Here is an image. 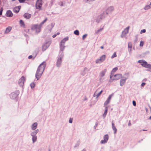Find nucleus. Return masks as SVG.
<instances>
[{"label":"nucleus","mask_w":151,"mask_h":151,"mask_svg":"<svg viewBox=\"0 0 151 151\" xmlns=\"http://www.w3.org/2000/svg\"><path fill=\"white\" fill-rule=\"evenodd\" d=\"M45 63L44 62L38 67L36 74V77L37 80L42 75L45 69Z\"/></svg>","instance_id":"nucleus-1"},{"label":"nucleus","mask_w":151,"mask_h":151,"mask_svg":"<svg viewBox=\"0 0 151 151\" xmlns=\"http://www.w3.org/2000/svg\"><path fill=\"white\" fill-rule=\"evenodd\" d=\"M138 62L141 63V65L145 67L148 68H151V65L148 64L147 63L143 60H140Z\"/></svg>","instance_id":"nucleus-2"},{"label":"nucleus","mask_w":151,"mask_h":151,"mask_svg":"<svg viewBox=\"0 0 151 151\" xmlns=\"http://www.w3.org/2000/svg\"><path fill=\"white\" fill-rule=\"evenodd\" d=\"M41 27V26L40 25L35 24L32 26L31 29L33 30H35L37 33H38L40 31Z\"/></svg>","instance_id":"nucleus-3"},{"label":"nucleus","mask_w":151,"mask_h":151,"mask_svg":"<svg viewBox=\"0 0 151 151\" xmlns=\"http://www.w3.org/2000/svg\"><path fill=\"white\" fill-rule=\"evenodd\" d=\"M41 27V26L40 25L35 24L32 26L31 29L33 30H35L37 33H38L40 31Z\"/></svg>","instance_id":"nucleus-4"},{"label":"nucleus","mask_w":151,"mask_h":151,"mask_svg":"<svg viewBox=\"0 0 151 151\" xmlns=\"http://www.w3.org/2000/svg\"><path fill=\"white\" fill-rule=\"evenodd\" d=\"M122 77L121 74H117L115 75H110V78L112 80H117L119 79Z\"/></svg>","instance_id":"nucleus-5"},{"label":"nucleus","mask_w":151,"mask_h":151,"mask_svg":"<svg viewBox=\"0 0 151 151\" xmlns=\"http://www.w3.org/2000/svg\"><path fill=\"white\" fill-rule=\"evenodd\" d=\"M42 5V0H37V1L36 7L37 9H40Z\"/></svg>","instance_id":"nucleus-6"},{"label":"nucleus","mask_w":151,"mask_h":151,"mask_svg":"<svg viewBox=\"0 0 151 151\" xmlns=\"http://www.w3.org/2000/svg\"><path fill=\"white\" fill-rule=\"evenodd\" d=\"M113 96V94H111L109 96L108 98L104 103V106H106L108 104H109V103L111 100V99L112 97Z\"/></svg>","instance_id":"nucleus-7"},{"label":"nucleus","mask_w":151,"mask_h":151,"mask_svg":"<svg viewBox=\"0 0 151 151\" xmlns=\"http://www.w3.org/2000/svg\"><path fill=\"white\" fill-rule=\"evenodd\" d=\"M129 28V26L128 27L123 31L122 34L121 35V36L122 37H124L126 34L128 33Z\"/></svg>","instance_id":"nucleus-8"},{"label":"nucleus","mask_w":151,"mask_h":151,"mask_svg":"<svg viewBox=\"0 0 151 151\" xmlns=\"http://www.w3.org/2000/svg\"><path fill=\"white\" fill-rule=\"evenodd\" d=\"M114 8L113 7L111 6L109 7L106 10V13L107 14L111 13L114 10Z\"/></svg>","instance_id":"nucleus-9"},{"label":"nucleus","mask_w":151,"mask_h":151,"mask_svg":"<svg viewBox=\"0 0 151 151\" xmlns=\"http://www.w3.org/2000/svg\"><path fill=\"white\" fill-rule=\"evenodd\" d=\"M24 78L22 76L19 81V84L20 86H23L24 82Z\"/></svg>","instance_id":"nucleus-10"},{"label":"nucleus","mask_w":151,"mask_h":151,"mask_svg":"<svg viewBox=\"0 0 151 151\" xmlns=\"http://www.w3.org/2000/svg\"><path fill=\"white\" fill-rule=\"evenodd\" d=\"M109 137L107 134H106L104 136V140L101 141V143H106Z\"/></svg>","instance_id":"nucleus-11"},{"label":"nucleus","mask_w":151,"mask_h":151,"mask_svg":"<svg viewBox=\"0 0 151 151\" xmlns=\"http://www.w3.org/2000/svg\"><path fill=\"white\" fill-rule=\"evenodd\" d=\"M97 91L98 90L96 91L93 95V96L94 97H96V98H97L100 96V95L103 92V91L101 90L99 93H97Z\"/></svg>","instance_id":"nucleus-12"},{"label":"nucleus","mask_w":151,"mask_h":151,"mask_svg":"<svg viewBox=\"0 0 151 151\" xmlns=\"http://www.w3.org/2000/svg\"><path fill=\"white\" fill-rule=\"evenodd\" d=\"M23 17L26 19H28L31 17V15L28 13H26L24 14Z\"/></svg>","instance_id":"nucleus-13"},{"label":"nucleus","mask_w":151,"mask_h":151,"mask_svg":"<svg viewBox=\"0 0 151 151\" xmlns=\"http://www.w3.org/2000/svg\"><path fill=\"white\" fill-rule=\"evenodd\" d=\"M6 15L8 17H11L13 16V14L11 11L8 10L6 12Z\"/></svg>","instance_id":"nucleus-14"},{"label":"nucleus","mask_w":151,"mask_h":151,"mask_svg":"<svg viewBox=\"0 0 151 151\" xmlns=\"http://www.w3.org/2000/svg\"><path fill=\"white\" fill-rule=\"evenodd\" d=\"M20 9V6H19L17 7H15L14 9V12L16 13H17L19 11Z\"/></svg>","instance_id":"nucleus-15"},{"label":"nucleus","mask_w":151,"mask_h":151,"mask_svg":"<svg viewBox=\"0 0 151 151\" xmlns=\"http://www.w3.org/2000/svg\"><path fill=\"white\" fill-rule=\"evenodd\" d=\"M37 122L33 123L31 126L32 129L33 130L35 129L37 127Z\"/></svg>","instance_id":"nucleus-16"},{"label":"nucleus","mask_w":151,"mask_h":151,"mask_svg":"<svg viewBox=\"0 0 151 151\" xmlns=\"http://www.w3.org/2000/svg\"><path fill=\"white\" fill-rule=\"evenodd\" d=\"M126 79V78H125V79H122L121 80L120 85L121 86H122L124 85Z\"/></svg>","instance_id":"nucleus-17"},{"label":"nucleus","mask_w":151,"mask_h":151,"mask_svg":"<svg viewBox=\"0 0 151 151\" xmlns=\"http://www.w3.org/2000/svg\"><path fill=\"white\" fill-rule=\"evenodd\" d=\"M49 47V45L47 43H46L42 46V50L43 51H45Z\"/></svg>","instance_id":"nucleus-18"},{"label":"nucleus","mask_w":151,"mask_h":151,"mask_svg":"<svg viewBox=\"0 0 151 151\" xmlns=\"http://www.w3.org/2000/svg\"><path fill=\"white\" fill-rule=\"evenodd\" d=\"M106 69H105L104 70H102L100 73V75L101 77L104 76L106 72Z\"/></svg>","instance_id":"nucleus-19"},{"label":"nucleus","mask_w":151,"mask_h":151,"mask_svg":"<svg viewBox=\"0 0 151 151\" xmlns=\"http://www.w3.org/2000/svg\"><path fill=\"white\" fill-rule=\"evenodd\" d=\"M12 29V27H7L5 31V33H9Z\"/></svg>","instance_id":"nucleus-20"},{"label":"nucleus","mask_w":151,"mask_h":151,"mask_svg":"<svg viewBox=\"0 0 151 151\" xmlns=\"http://www.w3.org/2000/svg\"><path fill=\"white\" fill-rule=\"evenodd\" d=\"M39 131V130L38 129H37L35 131H33L32 132L31 134L32 136H36L38 132Z\"/></svg>","instance_id":"nucleus-21"},{"label":"nucleus","mask_w":151,"mask_h":151,"mask_svg":"<svg viewBox=\"0 0 151 151\" xmlns=\"http://www.w3.org/2000/svg\"><path fill=\"white\" fill-rule=\"evenodd\" d=\"M62 58H59L58 59L57 64V66L58 67L61 64V62Z\"/></svg>","instance_id":"nucleus-22"},{"label":"nucleus","mask_w":151,"mask_h":151,"mask_svg":"<svg viewBox=\"0 0 151 151\" xmlns=\"http://www.w3.org/2000/svg\"><path fill=\"white\" fill-rule=\"evenodd\" d=\"M68 37H66L64 38L61 42V44H64L65 42L68 40Z\"/></svg>","instance_id":"nucleus-23"},{"label":"nucleus","mask_w":151,"mask_h":151,"mask_svg":"<svg viewBox=\"0 0 151 151\" xmlns=\"http://www.w3.org/2000/svg\"><path fill=\"white\" fill-rule=\"evenodd\" d=\"M118 70V68L117 67L114 68L112 70L111 72V75H113L114 73L117 71Z\"/></svg>","instance_id":"nucleus-24"},{"label":"nucleus","mask_w":151,"mask_h":151,"mask_svg":"<svg viewBox=\"0 0 151 151\" xmlns=\"http://www.w3.org/2000/svg\"><path fill=\"white\" fill-rule=\"evenodd\" d=\"M107 111H108V107L107 106H106L105 107L104 112L103 114V116L104 117H105L106 116V114L107 112Z\"/></svg>","instance_id":"nucleus-25"},{"label":"nucleus","mask_w":151,"mask_h":151,"mask_svg":"<svg viewBox=\"0 0 151 151\" xmlns=\"http://www.w3.org/2000/svg\"><path fill=\"white\" fill-rule=\"evenodd\" d=\"M150 8H151V3L149 5H147L145 6L144 8V9L146 10H147Z\"/></svg>","instance_id":"nucleus-26"},{"label":"nucleus","mask_w":151,"mask_h":151,"mask_svg":"<svg viewBox=\"0 0 151 151\" xmlns=\"http://www.w3.org/2000/svg\"><path fill=\"white\" fill-rule=\"evenodd\" d=\"M32 136V140L33 143L36 141L37 139V137L36 136Z\"/></svg>","instance_id":"nucleus-27"},{"label":"nucleus","mask_w":151,"mask_h":151,"mask_svg":"<svg viewBox=\"0 0 151 151\" xmlns=\"http://www.w3.org/2000/svg\"><path fill=\"white\" fill-rule=\"evenodd\" d=\"M17 96V95L14 93H12L11 95V98L12 99H14Z\"/></svg>","instance_id":"nucleus-28"},{"label":"nucleus","mask_w":151,"mask_h":151,"mask_svg":"<svg viewBox=\"0 0 151 151\" xmlns=\"http://www.w3.org/2000/svg\"><path fill=\"white\" fill-rule=\"evenodd\" d=\"M106 56L105 55H103L101 56L100 58V60H101L103 61L105 59Z\"/></svg>","instance_id":"nucleus-29"},{"label":"nucleus","mask_w":151,"mask_h":151,"mask_svg":"<svg viewBox=\"0 0 151 151\" xmlns=\"http://www.w3.org/2000/svg\"><path fill=\"white\" fill-rule=\"evenodd\" d=\"M19 22H20V23L21 24V25L22 26H23L24 27L25 24H24V23L23 21L22 20H20Z\"/></svg>","instance_id":"nucleus-30"},{"label":"nucleus","mask_w":151,"mask_h":151,"mask_svg":"<svg viewBox=\"0 0 151 151\" xmlns=\"http://www.w3.org/2000/svg\"><path fill=\"white\" fill-rule=\"evenodd\" d=\"M102 62L103 61L101 60H100V58L96 60V62L97 63H100Z\"/></svg>","instance_id":"nucleus-31"},{"label":"nucleus","mask_w":151,"mask_h":151,"mask_svg":"<svg viewBox=\"0 0 151 151\" xmlns=\"http://www.w3.org/2000/svg\"><path fill=\"white\" fill-rule=\"evenodd\" d=\"M65 46L63 45V44H60V49L62 51H63L64 49Z\"/></svg>","instance_id":"nucleus-32"},{"label":"nucleus","mask_w":151,"mask_h":151,"mask_svg":"<svg viewBox=\"0 0 151 151\" xmlns=\"http://www.w3.org/2000/svg\"><path fill=\"white\" fill-rule=\"evenodd\" d=\"M112 129L114 131V134H115L116 133L117 131V129L115 126L112 127Z\"/></svg>","instance_id":"nucleus-33"},{"label":"nucleus","mask_w":151,"mask_h":151,"mask_svg":"<svg viewBox=\"0 0 151 151\" xmlns=\"http://www.w3.org/2000/svg\"><path fill=\"white\" fill-rule=\"evenodd\" d=\"M74 33L76 35H78L79 34V31L78 30H76L74 32Z\"/></svg>","instance_id":"nucleus-34"},{"label":"nucleus","mask_w":151,"mask_h":151,"mask_svg":"<svg viewBox=\"0 0 151 151\" xmlns=\"http://www.w3.org/2000/svg\"><path fill=\"white\" fill-rule=\"evenodd\" d=\"M30 86L32 88H33L35 86V84L34 83H32L30 84Z\"/></svg>","instance_id":"nucleus-35"},{"label":"nucleus","mask_w":151,"mask_h":151,"mask_svg":"<svg viewBox=\"0 0 151 151\" xmlns=\"http://www.w3.org/2000/svg\"><path fill=\"white\" fill-rule=\"evenodd\" d=\"M128 47L129 48H132V45L131 43H129L128 44Z\"/></svg>","instance_id":"nucleus-36"},{"label":"nucleus","mask_w":151,"mask_h":151,"mask_svg":"<svg viewBox=\"0 0 151 151\" xmlns=\"http://www.w3.org/2000/svg\"><path fill=\"white\" fill-rule=\"evenodd\" d=\"M116 56V54L115 52H114L113 55L111 56V58H113L114 57H115Z\"/></svg>","instance_id":"nucleus-37"},{"label":"nucleus","mask_w":151,"mask_h":151,"mask_svg":"<svg viewBox=\"0 0 151 151\" xmlns=\"http://www.w3.org/2000/svg\"><path fill=\"white\" fill-rule=\"evenodd\" d=\"M144 45V42L142 41H141L140 43V46L142 47Z\"/></svg>","instance_id":"nucleus-38"},{"label":"nucleus","mask_w":151,"mask_h":151,"mask_svg":"<svg viewBox=\"0 0 151 151\" xmlns=\"http://www.w3.org/2000/svg\"><path fill=\"white\" fill-rule=\"evenodd\" d=\"M103 29V28H101L98 30L96 32V33H98L99 32H100Z\"/></svg>","instance_id":"nucleus-39"},{"label":"nucleus","mask_w":151,"mask_h":151,"mask_svg":"<svg viewBox=\"0 0 151 151\" xmlns=\"http://www.w3.org/2000/svg\"><path fill=\"white\" fill-rule=\"evenodd\" d=\"M146 32V30L145 29L142 30L140 32V34H142V33H145Z\"/></svg>","instance_id":"nucleus-40"},{"label":"nucleus","mask_w":151,"mask_h":151,"mask_svg":"<svg viewBox=\"0 0 151 151\" xmlns=\"http://www.w3.org/2000/svg\"><path fill=\"white\" fill-rule=\"evenodd\" d=\"M3 11V9L1 8V9L0 11V15H1L2 14V12Z\"/></svg>","instance_id":"nucleus-41"},{"label":"nucleus","mask_w":151,"mask_h":151,"mask_svg":"<svg viewBox=\"0 0 151 151\" xmlns=\"http://www.w3.org/2000/svg\"><path fill=\"white\" fill-rule=\"evenodd\" d=\"M87 36V34H85L84 35H83V37H82V38L83 40H84L86 37Z\"/></svg>","instance_id":"nucleus-42"},{"label":"nucleus","mask_w":151,"mask_h":151,"mask_svg":"<svg viewBox=\"0 0 151 151\" xmlns=\"http://www.w3.org/2000/svg\"><path fill=\"white\" fill-rule=\"evenodd\" d=\"M19 2L20 3H22L24 2L25 1V0H18Z\"/></svg>","instance_id":"nucleus-43"},{"label":"nucleus","mask_w":151,"mask_h":151,"mask_svg":"<svg viewBox=\"0 0 151 151\" xmlns=\"http://www.w3.org/2000/svg\"><path fill=\"white\" fill-rule=\"evenodd\" d=\"M72 121H73V119H71V118H70V119H69V122L70 123H72Z\"/></svg>","instance_id":"nucleus-44"},{"label":"nucleus","mask_w":151,"mask_h":151,"mask_svg":"<svg viewBox=\"0 0 151 151\" xmlns=\"http://www.w3.org/2000/svg\"><path fill=\"white\" fill-rule=\"evenodd\" d=\"M134 106H135L136 105V103L135 101H133L132 102Z\"/></svg>","instance_id":"nucleus-45"},{"label":"nucleus","mask_w":151,"mask_h":151,"mask_svg":"<svg viewBox=\"0 0 151 151\" xmlns=\"http://www.w3.org/2000/svg\"><path fill=\"white\" fill-rule=\"evenodd\" d=\"M45 22H44V21H43V22H41L40 24V26H42V25L44 23H45Z\"/></svg>","instance_id":"nucleus-46"},{"label":"nucleus","mask_w":151,"mask_h":151,"mask_svg":"<svg viewBox=\"0 0 151 151\" xmlns=\"http://www.w3.org/2000/svg\"><path fill=\"white\" fill-rule=\"evenodd\" d=\"M83 1L86 2H89L91 1H92V0H83Z\"/></svg>","instance_id":"nucleus-47"},{"label":"nucleus","mask_w":151,"mask_h":151,"mask_svg":"<svg viewBox=\"0 0 151 151\" xmlns=\"http://www.w3.org/2000/svg\"><path fill=\"white\" fill-rule=\"evenodd\" d=\"M145 83H142L141 84V86H143L145 85Z\"/></svg>","instance_id":"nucleus-48"},{"label":"nucleus","mask_w":151,"mask_h":151,"mask_svg":"<svg viewBox=\"0 0 151 151\" xmlns=\"http://www.w3.org/2000/svg\"><path fill=\"white\" fill-rule=\"evenodd\" d=\"M51 26L52 28L54 26V24H53V23L51 24Z\"/></svg>","instance_id":"nucleus-49"},{"label":"nucleus","mask_w":151,"mask_h":151,"mask_svg":"<svg viewBox=\"0 0 151 151\" xmlns=\"http://www.w3.org/2000/svg\"><path fill=\"white\" fill-rule=\"evenodd\" d=\"M56 35H57V34H54L53 35L52 37L53 38H54L56 36Z\"/></svg>","instance_id":"nucleus-50"},{"label":"nucleus","mask_w":151,"mask_h":151,"mask_svg":"<svg viewBox=\"0 0 151 151\" xmlns=\"http://www.w3.org/2000/svg\"><path fill=\"white\" fill-rule=\"evenodd\" d=\"M32 55H30L29 56L28 58L29 59H31L32 58Z\"/></svg>","instance_id":"nucleus-51"},{"label":"nucleus","mask_w":151,"mask_h":151,"mask_svg":"<svg viewBox=\"0 0 151 151\" xmlns=\"http://www.w3.org/2000/svg\"><path fill=\"white\" fill-rule=\"evenodd\" d=\"M47 20V18H46L44 20L45 22Z\"/></svg>","instance_id":"nucleus-52"},{"label":"nucleus","mask_w":151,"mask_h":151,"mask_svg":"<svg viewBox=\"0 0 151 151\" xmlns=\"http://www.w3.org/2000/svg\"><path fill=\"white\" fill-rule=\"evenodd\" d=\"M112 127L113 126H115L114 125V124L113 122H112Z\"/></svg>","instance_id":"nucleus-53"},{"label":"nucleus","mask_w":151,"mask_h":151,"mask_svg":"<svg viewBox=\"0 0 151 151\" xmlns=\"http://www.w3.org/2000/svg\"><path fill=\"white\" fill-rule=\"evenodd\" d=\"M150 68V69L148 70H147L148 71H149L151 72V68Z\"/></svg>","instance_id":"nucleus-54"},{"label":"nucleus","mask_w":151,"mask_h":151,"mask_svg":"<svg viewBox=\"0 0 151 151\" xmlns=\"http://www.w3.org/2000/svg\"><path fill=\"white\" fill-rule=\"evenodd\" d=\"M87 70V69L86 68H85L84 69V71H86V70Z\"/></svg>","instance_id":"nucleus-55"},{"label":"nucleus","mask_w":151,"mask_h":151,"mask_svg":"<svg viewBox=\"0 0 151 151\" xmlns=\"http://www.w3.org/2000/svg\"><path fill=\"white\" fill-rule=\"evenodd\" d=\"M60 34L59 32H58V33H57V34H57V35H59Z\"/></svg>","instance_id":"nucleus-56"},{"label":"nucleus","mask_w":151,"mask_h":151,"mask_svg":"<svg viewBox=\"0 0 151 151\" xmlns=\"http://www.w3.org/2000/svg\"><path fill=\"white\" fill-rule=\"evenodd\" d=\"M101 49H103L104 47H103V46H101Z\"/></svg>","instance_id":"nucleus-57"},{"label":"nucleus","mask_w":151,"mask_h":151,"mask_svg":"<svg viewBox=\"0 0 151 151\" xmlns=\"http://www.w3.org/2000/svg\"><path fill=\"white\" fill-rule=\"evenodd\" d=\"M1 0H0V5H1Z\"/></svg>","instance_id":"nucleus-58"},{"label":"nucleus","mask_w":151,"mask_h":151,"mask_svg":"<svg viewBox=\"0 0 151 151\" xmlns=\"http://www.w3.org/2000/svg\"><path fill=\"white\" fill-rule=\"evenodd\" d=\"M82 151H86V150L85 149H83Z\"/></svg>","instance_id":"nucleus-59"},{"label":"nucleus","mask_w":151,"mask_h":151,"mask_svg":"<svg viewBox=\"0 0 151 151\" xmlns=\"http://www.w3.org/2000/svg\"><path fill=\"white\" fill-rule=\"evenodd\" d=\"M131 123H129V125H131Z\"/></svg>","instance_id":"nucleus-60"},{"label":"nucleus","mask_w":151,"mask_h":151,"mask_svg":"<svg viewBox=\"0 0 151 151\" xmlns=\"http://www.w3.org/2000/svg\"><path fill=\"white\" fill-rule=\"evenodd\" d=\"M149 119H151V116H150Z\"/></svg>","instance_id":"nucleus-61"},{"label":"nucleus","mask_w":151,"mask_h":151,"mask_svg":"<svg viewBox=\"0 0 151 151\" xmlns=\"http://www.w3.org/2000/svg\"><path fill=\"white\" fill-rule=\"evenodd\" d=\"M143 131H145L146 130H145V129H144V130H143Z\"/></svg>","instance_id":"nucleus-62"},{"label":"nucleus","mask_w":151,"mask_h":151,"mask_svg":"<svg viewBox=\"0 0 151 151\" xmlns=\"http://www.w3.org/2000/svg\"><path fill=\"white\" fill-rule=\"evenodd\" d=\"M85 99V100H86V99Z\"/></svg>","instance_id":"nucleus-63"}]
</instances>
